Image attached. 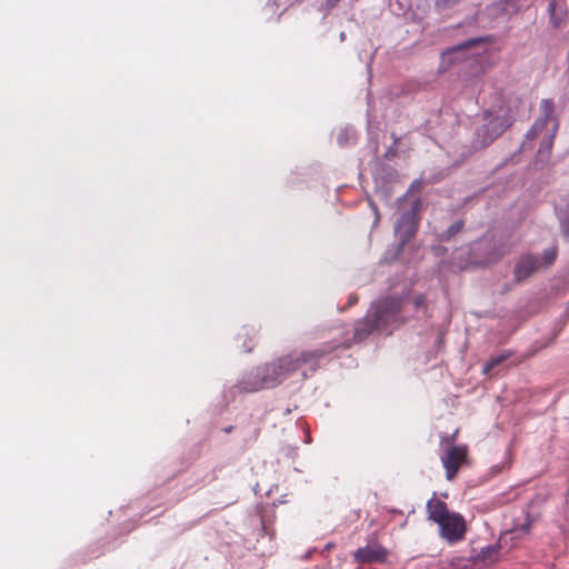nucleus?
Returning a JSON list of instances; mask_svg holds the SVG:
<instances>
[{"label": "nucleus", "mask_w": 569, "mask_h": 569, "mask_svg": "<svg viewBox=\"0 0 569 569\" xmlns=\"http://www.w3.org/2000/svg\"><path fill=\"white\" fill-rule=\"evenodd\" d=\"M413 307H415L416 311H419L420 309H426L427 308V298H426V296L422 295V293L417 295L413 298Z\"/></svg>", "instance_id": "18"}, {"label": "nucleus", "mask_w": 569, "mask_h": 569, "mask_svg": "<svg viewBox=\"0 0 569 569\" xmlns=\"http://www.w3.org/2000/svg\"><path fill=\"white\" fill-rule=\"evenodd\" d=\"M541 118L532 127L533 131L541 130L552 119L555 103L550 99H542L540 102Z\"/></svg>", "instance_id": "10"}, {"label": "nucleus", "mask_w": 569, "mask_h": 569, "mask_svg": "<svg viewBox=\"0 0 569 569\" xmlns=\"http://www.w3.org/2000/svg\"><path fill=\"white\" fill-rule=\"evenodd\" d=\"M387 557V550L380 545L366 546L353 552L355 561L358 563H383Z\"/></svg>", "instance_id": "8"}, {"label": "nucleus", "mask_w": 569, "mask_h": 569, "mask_svg": "<svg viewBox=\"0 0 569 569\" xmlns=\"http://www.w3.org/2000/svg\"><path fill=\"white\" fill-rule=\"evenodd\" d=\"M465 226V222L463 220H457L455 221L447 230H446V233H445V238L446 239H450L451 237L456 236L457 233H459L462 228Z\"/></svg>", "instance_id": "15"}, {"label": "nucleus", "mask_w": 569, "mask_h": 569, "mask_svg": "<svg viewBox=\"0 0 569 569\" xmlns=\"http://www.w3.org/2000/svg\"><path fill=\"white\" fill-rule=\"evenodd\" d=\"M482 555H483V560L486 559H489V560H493V557H496L497 555V551L495 548H487L486 550L482 551Z\"/></svg>", "instance_id": "21"}, {"label": "nucleus", "mask_w": 569, "mask_h": 569, "mask_svg": "<svg viewBox=\"0 0 569 569\" xmlns=\"http://www.w3.org/2000/svg\"><path fill=\"white\" fill-rule=\"evenodd\" d=\"M506 253H507V251H503L500 249L496 250L488 256V258L485 260V263H488V264L495 263V262L499 261Z\"/></svg>", "instance_id": "19"}, {"label": "nucleus", "mask_w": 569, "mask_h": 569, "mask_svg": "<svg viewBox=\"0 0 569 569\" xmlns=\"http://www.w3.org/2000/svg\"><path fill=\"white\" fill-rule=\"evenodd\" d=\"M405 302L402 297H385L372 303L365 319L357 323L355 339L362 341L375 331L390 335L407 320L402 316Z\"/></svg>", "instance_id": "1"}, {"label": "nucleus", "mask_w": 569, "mask_h": 569, "mask_svg": "<svg viewBox=\"0 0 569 569\" xmlns=\"http://www.w3.org/2000/svg\"><path fill=\"white\" fill-rule=\"evenodd\" d=\"M254 345H256V342L253 341L252 338H250V343L249 345L244 343L246 350L251 351L253 349Z\"/></svg>", "instance_id": "22"}, {"label": "nucleus", "mask_w": 569, "mask_h": 569, "mask_svg": "<svg viewBox=\"0 0 569 569\" xmlns=\"http://www.w3.org/2000/svg\"><path fill=\"white\" fill-rule=\"evenodd\" d=\"M460 0H437V4L441 8H450L457 4Z\"/></svg>", "instance_id": "20"}, {"label": "nucleus", "mask_w": 569, "mask_h": 569, "mask_svg": "<svg viewBox=\"0 0 569 569\" xmlns=\"http://www.w3.org/2000/svg\"><path fill=\"white\" fill-rule=\"evenodd\" d=\"M357 301V298H350V303H355Z\"/></svg>", "instance_id": "25"}, {"label": "nucleus", "mask_w": 569, "mask_h": 569, "mask_svg": "<svg viewBox=\"0 0 569 569\" xmlns=\"http://www.w3.org/2000/svg\"><path fill=\"white\" fill-rule=\"evenodd\" d=\"M327 350L319 349L313 351H293L282 356L278 360L268 363L276 385L280 383L287 377L295 372H301L303 378L307 377L306 368L315 372L318 368L320 359L326 355Z\"/></svg>", "instance_id": "2"}, {"label": "nucleus", "mask_w": 569, "mask_h": 569, "mask_svg": "<svg viewBox=\"0 0 569 569\" xmlns=\"http://www.w3.org/2000/svg\"><path fill=\"white\" fill-rule=\"evenodd\" d=\"M475 42H477L476 40H470V41H467L462 44H459L457 47H453V48H450L448 49L447 51H445L442 53V60L445 61L446 59H448L453 52L458 51V50H463V49H467L469 48L471 44H473Z\"/></svg>", "instance_id": "16"}, {"label": "nucleus", "mask_w": 569, "mask_h": 569, "mask_svg": "<svg viewBox=\"0 0 569 569\" xmlns=\"http://www.w3.org/2000/svg\"><path fill=\"white\" fill-rule=\"evenodd\" d=\"M517 110L518 101L509 99L486 111V123L478 131L481 142L489 144L501 136L512 124Z\"/></svg>", "instance_id": "4"}, {"label": "nucleus", "mask_w": 569, "mask_h": 569, "mask_svg": "<svg viewBox=\"0 0 569 569\" xmlns=\"http://www.w3.org/2000/svg\"><path fill=\"white\" fill-rule=\"evenodd\" d=\"M440 460L446 472V479L452 481L462 467L470 466L469 448L465 443L442 448Z\"/></svg>", "instance_id": "5"}, {"label": "nucleus", "mask_w": 569, "mask_h": 569, "mask_svg": "<svg viewBox=\"0 0 569 569\" xmlns=\"http://www.w3.org/2000/svg\"><path fill=\"white\" fill-rule=\"evenodd\" d=\"M559 219H560V223H561L562 233L566 237H569V210L566 211L565 213L560 212Z\"/></svg>", "instance_id": "17"}, {"label": "nucleus", "mask_w": 569, "mask_h": 569, "mask_svg": "<svg viewBox=\"0 0 569 569\" xmlns=\"http://www.w3.org/2000/svg\"><path fill=\"white\" fill-rule=\"evenodd\" d=\"M418 208H419V201H415L412 203L411 209L408 212L403 213L397 223L396 231L399 233L400 240L403 244L406 242H408L417 232Z\"/></svg>", "instance_id": "7"}, {"label": "nucleus", "mask_w": 569, "mask_h": 569, "mask_svg": "<svg viewBox=\"0 0 569 569\" xmlns=\"http://www.w3.org/2000/svg\"><path fill=\"white\" fill-rule=\"evenodd\" d=\"M557 129H558V123L556 122L553 124L551 134L548 137V139H546V140H543L541 142V146L539 148V152H545L546 151L547 153H550V151L552 149L553 138H555V134L557 132Z\"/></svg>", "instance_id": "12"}, {"label": "nucleus", "mask_w": 569, "mask_h": 569, "mask_svg": "<svg viewBox=\"0 0 569 569\" xmlns=\"http://www.w3.org/2000/svg\"><path fill=\"white\" fill-rule=\"evenodd\" d=\"M250 333H252V337L254 338V332H253V329H248V328H244V333L243 336H249Z\"/></svg>", "instance_id": "23"}, {"label": "nucleus", "mask_w": 569, "mask_h": 569, "mask_svg": "<svg viewBox=\"0 0 569 569\" xmlns=\"http://www.w3.org/2000/svg\"><path fill=\"white\" fill-rule=\"evenodd\" d=\"M553 7H555V2H551V3L549 4V10L551 11V13H553V10H555V8H553Z\"/></svg>", "instance_id": "24"}, {"label": "nucleus", "mask_w": 569, "mask_h": 569, "mask_svg": "<svg viewBox=\"0 0 569 569\" xmlns=\"http://www.w3.org/2000/svg\"><path fill=\"white\" fill-rule=\"evenodd\" d=\"M274 386L276 379L272 378L270 368L267 363L243 375L234 388L239 392H256L264 388H272Z\"/></svg>", "instance_id": "6"}, {"label": "nucleus", "mask_w": 569, "mask_h": 569, "mask_svg": "<svg viewBox=\"0 0 569 569\" xmlns=\"http://www.w3.org/2000/svg\"><path fill=\"white\" fill-rule=\"evenodd\" d=\"M539 266L538 257L528 253L520 257L515 267V280L521 282L528 279Z\"/></svg>", "instance_id": "9"}, {"label": "nucleus", "mask_w": 569, "mask_h": 569, "mask_svg": "<svg viewBox=\"0 0 569 569\" xmlns=\"http://www.w3.org/2000/svg\"><path fill=\"white\" fill-rule=\"evenodd\" d=\"M429 519L435 521L440 529V536L449 543H455L465 538L467 527L463 517L457 512H450L445 501L432 498L427 502Z\"/></svg>", "instance_id": "3"}, {"label": "nucleus", "mask_w": 569, "mask_h": 569, "mask_svg": "<svg viewBox=\"0 0 569 569\" xmlns=\"http://www.w3.org/2000/svg\"><path fill=\"white\" fill-rule=\"evenodd\" d=\"M558 250L556 247L546 249L542 253L543 264L551 266L557 259Z\"/></svg>", "instance_id": "14"}, {"label": "nucleus", "mask_w": 569, "mask_h": 569, "mask_svg": "<svg viewBox=\"0 0 569 569\" xmlns=\"http://www.w3.org/2000/svg\"><path fill=\"white\" fill-rule=\"evenodd\" d=\"M512 356V352L511 351H505L500 355H497V356H493L491 357L485 365H483V368H482V372L485 375L489 373L493 368L498 367L499 365H501L503 361H506L507 359H509L510 357Z\"/></svg>", "instance_id": "11"}, {"label": "nucleus", "mask_w": 569, "mask_h": 569, "mask_svg": "<svg viewBox=\"0 0 569 569\" xmlns=\"http://www.w3.org/2000/svg\"><path fill=\"white\" fill-rule=\"evenodd\" d=\"M458 435H459V429H456L453 433L442 436L440 439L441 448H448V447H451L452 445H458L457 443Z\"/></svg>", "instance_id": "13"}]
</instances>
